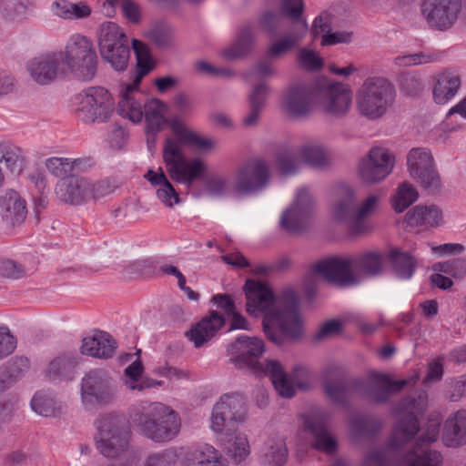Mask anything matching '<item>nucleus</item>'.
I'll use <instances>...</instances> for the list:
<instances>
[{"label": "nucleus", "instance_id": "obj_50", "mask_svg": "<svg viewBox=\"0 0 466 466\" xmlns=\"http://www.w3.org/2000/svg\"><path fill=\"white\" fill-rule=\"evenodd\" d=\"M399 84L401 92L411 96L420 95L425 87L421 75L415 71L401 73L399 76Z\"/></svg>", "mask_w": 466, "mask_h": 466}, {"label": "nucleus", "instance_id": "obj_13", "mask_svg": "<svg viewBox=\"0 0 466 466\" xmlns=\"http://www.w3.org/2000/svg\"><path fill=\"white\" fill-rule=\"evenodd\" d=\"M81 400L85 406L95 408L111 403L116 398L113 377L104 369H93L81 380Z\"/></svg>", "mask_w": 466, "mask_h": 466}, {"label": "nucleus", "instance_id": "obj_2", "mask_svg": "<svg viewBox=\"0 0 466 466\" xmlns=\"http://www.w3.org/2000/svg\"><path fill=\"white\" fill-rule=\"evenodd\" d=\"M248 315L262 316L263 331L268 340L278 346L287 339H298L302 334L299 297L289 289L275 295L268 284L248 279L243 287Z\"/></svg>", "mask_w": 466, "mask_h": 466}, {"label": "nucleus", "instance_id": "obj_14", "mask_svg": "<svg viewBox=\"0 0 466 466\" xmlns=\"http://www.w3.org/2000/svg\"><path fill=\"white\" fill-rule=\"evenodd\" d=\"M246 411V402L241 394H223L213 407L211 429L215 432L229 435L236 431L238 423L244 421Z\"/></svg>", "mask_w": 466, "mask_h": 466}, {"label": "nucleus", "instance_id": "obj_3", "mask_svg": "<svg viewBox=\"0 0 466 466\" xmlns=\"http://www.w3.org/2000/svg\"><path fill=\"white\" fill-rule=\"evenodd\" d=\"M228 352L231 356L230 360L238 369H248L257 375L268 376L274 388L282 397L292 398L296 393L295 385L303 390L307 389L304 382L289 377L279 361H259L264 352V342L257 337L239 336L228 346Z\"/></svg>", "mask_w": 466, "mask_h": 466}, {"label": "nucleus", "instance_id": "obj_38", "mask_svg": "<svg viewBox=\"0 0 466 466\" xmlns=\"http://www.w3.org/2000/svg\"><path fill=\"white\" fill-rule=\"evenodd\" d=\"M182 466H225V462L214 447L206 444L187 451Z\"/></svg>", "mask_w": 466, "mask_h": 466}, {"label": "nucleus", "instance_id": "obj_10", "mask_svg": "<svg viewBox=\"0 0 466 466\" xmlns=\"http://www.w3.org/2000/svg\"><path fill=\"white\" fill-rule=\"evenodd\" d=\"M97 41L103 60L109 63L116 71H125L130 57V48L124 31L114 22H104L97 29Z\"/></svg>", "mask_w": 466, "mask_h": 466}, {"label": "nucleus", "instance_id": "obj_27", "mask_svg": "<svg viewBox=\"0 0 466 466\" xmlns=\"http://www.w3.org/2000/svg\"><path fill=\"white\" fill-rule=\"evenodd\" d=\"M303 11L302 0H282L281 11H267L259 17V24L270 36H275L282 25L284 15L294 20H299Z\"/></svg>", "mask_w": 466, "mask_h": 466}, {"label": "nucleus", "instance_id": "obj_19", "mask_svg": "<svg viewBox=\"0 0 466 466\" xmlns=\"http://www.w3.org/2000/svg\"><path fill=\"white\" fill-rule=\"evenodd\" d=\"M394 157L383 147H372L362 157L358 166L360 179L366 184H376L384 180L392 171Z\"/></svg>", "mask_w": 466, "mask_h": 466}, {"label": "nucleus", "instance_id": "obj_34", "mask_svg": "<svg viewBox=\"0 0 466 466\" xmlns=\"http://www.w3.org/2000/svg\"><path fill=\"white\" fill-rule=\"evenodd\" d=\"M442 441L447 447L457 448L466 443V410L451 413L442 431Z\"/></svg>", "mask_w": 466, "mask_h": 466}, {"label": "nucleus", "instance_id": "obj_28", "mask_svg": "<svg viewBox=\"0 0 466 466\" xmlns=\"http://www.w3.org/2000/svg\"><path fill=\"white\" fill-rule=\"evenodd\" d=\"M225 323L224 315L216 310H210L207 316L186 332V337L193 342L196 348H200L209 341Z\"/></svg>", "mask_w": 466, "mask_h": 466}, {"label": "nucleus", "instance_id": "obj_8", "mask_svg": "<svg viewBox=\"0 0 466 466\" xmlns=\"http://www.w3.org/2000/svg\"><path fill=\"white\" fill-rule=\"evenodd\" d=\"M395 99L394 86L383 77H369L359 88L356 96L360 115L374 120L382 116Z\"/></svg>", "mask_w": 466, "mask_h": 466}, {"label": "nucleus", "instance_id": "obj_16", "mask_svg": "<svg viewBox=\"0 0 466 466\" xmlns=\"http://www.w3.org/2000/svg\"><path fill=\"white\" fill-rule=\"evenodd\" d=\"M325 396L334 404L346 408L353 394L367 393L368 387L363 379L347 380L344 375L329 370L323 381Z\"/></svg>", "mask_w": 466, "mask_h": 466}, {"label": "nucleus", "instance_id": "obj_52", "mask_svg": "<svg viewBox=\"0 0 466 466\" xmlns=\"http://www.w3.org/2000/svg\"><path fill=\"white\" fill-rule=\"evenodd\" d=\"M288 451L286 446L281 443H275L267 448L261 456V463L265 466H283L287 461Z\"/></svg>", "mask_w": 466, "mask_h": 466}, {"label": "nucleus", "instance_id": "obj_48", "mask_svg": "<svg viewBox=\"0 0 466 466\" xmlns=\"http://www.w3.org/2000/svg\"><path fill=\"white\" fill-rule=\"evenodd\" d=\"M2 157L1 163L12 173H20L25 166V155L22 148L12 144H2L0 146Z\"/></svg>", "mask_w": 466, "mask_h": 466}, {"label": "nucleus", "instance_id": "obj_9", "mask_svg": "<svg viewBox=\"0 0 466 466\" xmlns=\"http://www.w3.org/2000/svg\"><path fill=\"white\" fill-rule=\"evenodd\" d=\"M132 47L137 58V68L133 77V84L128 85L122 93L117 106V113L121 116L137 123L143 118L144 106L135 100L131 96V92L138 87L142 78L154 68L155 64L147 46L144 43L137 39H133Z\"/></svg>", "mask_w": 466, "mask_h": 466}, {"label": "nucleus", "instance_id": "obj_36", "mask_svg": "<svg viewBox=\"0 0 466 466\" xmlns=\"http://www.w3.org/2000/svg\"><path fill=\"white\" fill-rule=\"evenodd\" d=\"M256 42L255 25L252 23L244 24L238 30L236 41L223 52L228 60L242 58L253 49Z\"/></svg>", "mask_w": 466, "mask_h": 466}, {"label": "nucleus", "instance_id": "obj_57", "mask_svg": "<svg viewBox=\"0 0 466 466\" xmlns=\"http://www.w3.org/2000/svg\"><path fill=\"white\" fill-rule=\"evenodd\" d=\"M297 61L301 67L313 71L320 69L323 65L322 59L315 51L305 47L299 50Z\"/></svg>", "mask_w": 466, "mask_h": 466}, {"label": "nucleus", "instance_id": "obj_62", "mask_svg": "<svg viewBox=\"0 0 466 466\" xmlns=\"http://www.w3.org/2000/svg\"><path fill=\"white\" fill-rule=\"evenodd\" d=\"M448 390L446 397L451 401H458L466 395V375H461L456 379H451L447 383Z\"/></svg>", "mask_w": 466, "mask_h": 466}, {"label": "nucleus", "instance_id": "obj_15", "mask_svg": "<svg viewBox=\"0 0 466 466\" xmlns=\"http://www.w3.org/2000/svg\"><path fill=\"white\" fill-rule=\"evenodd\" d=\"M271 177L268 162L261 158L246 161L236 175L234 189L238 195H251L265 189Z\"/></svg>", "mask_w": 466, "mask_h": 466}, {"label": "nucleus", "instance_id": "obj_39", "mask_svg": "<svg viewBox=\"0 0 466 466\" xmlns=\"http://www.w3.org/2000/svg\"><path fill=\"white\" fill-rule=\"evenodd\" d=\"M461 79L452 72H443L436 77L433 87V97L437 104L442 105L451 100L458 92Z\"/></svg>", "mask_w": 466, "mask_h": 466}, {"label": "nucleus", "instance_id": "obj_7", "mask_svg": "<svg viewBox=\"0 0 466 466\" xmlns=\"http://www.w3.org/2000/svg\"><path fill=\"white\" fill-rule=\"evenodd\" d=\"M97 434L95 437L97 451L113 463H125L126 458L135 452L129 451L130 431L126 417L109 412L97 420Z\"/></svg>", "mask_w": 466, "mask_h": 466}, {"label": "nucleus", "instance_id": "obj_4", "mask_svg": "<svg viewBox=\"0 0 466 466\" xmlns=\"http://www.w3.org/2000/svg\"><path fill=\"white\" fill-rule=\"evenodd\" d=\"M170 127L177 141L170 137H167L165 140L163 160L167 172L172 180L190 187L195 180L202 177L207 167L199 158L187 160L181 145L208 149L213 147V142L187 129L178 119H172Z\"/></svg>", "mask_w": 466, "mask_h": 466}, {"label": "nucleus", "instance_id": "obj_6", "mask_svg": "<svg viewBox=\"0 0 466 466\" xmlns=\"http://www.w3.org/2000/svg\"><path fill=\"white\" fill-rule=\"evenodd\" d=\"M133 420L143 436L159 443L173 440L181 426L177 413L161 402H141Z\"/></svg>", "mask_w": 466, "mask_h": 466}, {"label": "nucleus", "instance_id": "obj_45", "mask_svg": "<svg viewBox=\"0 0 466 466\" xmlns=\"http://www.w3.org/2000/svg\"><path fill=\"white\" fill-rule=\"evenodd\" d=\"M352 258L354 268L365 276L374 277L382 272L383 256L380 252H366Z\"/></svg>", "mask_w": 466, "mask_h": 466}, {"label": "nucleus", "instance_id": "obj_58", "mask_svg": "<svg viewBox=\"0 0 466 466\" xmlns=\"http://www.w3.org/2000/svg\"><path fill=\"white\" fill-rule=\"evenodd\" d=\"M5 370L19 380L29 369V360L23 356H15L2 365Z\"/></svg>", "mask_w": 466, "mask_h": 466}, {"label": "nucleus", "instance_id": "obj_17", "mask_svg": "<svg viewBox=\"0 0 466 466\" xmlns=\"http://www.w3.org/2000/svg\"><path fill=\"white\" fill-rule=\"evenodd\" d=\"M410 175L430 191H436L441 185L440 176L435 168L433 157L426 147L411 148L407 155Z\"/></svg>", "mask_w": 466, "mask_h": 466}, {"label": "nucleus", "instance_id": "obj_33", "mask_svg": "<svg viewBox=\"0 0 466 466\" xmlns=\"http://www.w3.org/2000/svg\"><path fill=\"white\" fill-rule=\"evenodd\" d=\"M144 177L152 187L157 188V198L164 206L172 208L176 204L180 203L181 199L178 193L167 179L162 167H158L156 171L148 169Z\"/></svg>", "mask_w": 466, "mask_h": 466}, {"label": "nucleus", "instance_id": "obj_37", "mask_svg": "<svg viewBox=\"0 0 466 466\" xmlns=\"http://www.w3.org/2000/svg\"><path fill=\"white\" fill-rule=\"evenodd\" d=\"M299 154L301 161L313 168L322 169L330 164L329 152L316 141H308L302 144L299 147Z\"/></svg>", "mask_w": 466, "mask_h": 466}, {"label": "nucleus", "instance_id": "obj_46", "mask_svg": "<svg viewBox=\"0 0 466 466\" xmlns=\"http://www.w3.org/2000/svg\"><path fill=\"white\" fill-rule=\"evenodd\" d=\"M382 427V421L370 415L354 416L350 419V429L354 437H371L376 435Z\"/></svg>", "mask_w": 466, "mask_h": 466}, {"label": "nucleus", "instance_id": "obj_56", "mask_svg": "<svg viewBox=\"0 0 466 466\" xmlns=\"http://www.w3.org/2000/svg\"><path fill=\"white\" fill-rule=\"evenodd\" d=\"M434 269L451 275L455 279H461L466 276V259L456 258L439 262L434 265Z\"/></svg>", "mask_w": 466, "mask_h": 466}, {"label": "nucleus", "instance_id": "obj_22", "mask_svg": "<svg viewBox=\"0 0 466 466\" xmlns=\"http://www.w3.org/2000/svg\"><path fill=\"white\" fill-rule=\"evenodd\" d=\"M354 262L352 258L334 257L319 261L313 266L314 274L323 276L328 281L339 287H349L360 283V279L353 272Z\"/></svg>", "mask_w": 466, "mask_h": 466}, {"label": "nucleus", "instance_id": "obj_44", "mask_svg": "<svg viewBox=\"0 0 466 466\" xmlns=\"http://www.w3.org/2000/svg\"><path fill=\"white\" fill-rule=\"evenodd\" d=\"M31 408L44 417L56 416L61 411V405L53 392L41 390L35 393L31 400Z\"/></svg>", "mask_w": 466, "mask_h": 466}, {"label": "nucleus", "instance_id": "obj_55", "mask_svg": "<svg viewBox=\"0 0 466 466\" xmlns=\"http://www.w3.org/2000/svg\"><path fill=\"white\" fill-rule=\"evenodd\" d=\"M75 163L66 157H50L46 160V167L52 175L62 179L69 176Z\"/></svg>", "mask_w": 466, "mask_h": 466}, {"label": "nucleus", "instance_id": "obj_24", "mask_svg": "<svg viewBox=\"0 0 466 466\" xmlns=\"http://www.w3.org/2000/svg\"><path fill=\"white\" fill-rule=\"evenodd\" d=\"M90 189V178L78 175H69L57 182L56 193L64 203L77 206L92 199Z\"/></svg>", "mask_w": 466, "mask_h": 466}, {"label": "nucleus", "instance_id": "obj_64", "mask_svg": "<svg viewBox=\"0 0 466 466\" xmlns=\"http://www.w3.org/2000/svg\"><path fill=\"white\" fill-rule=\"evenodd\" d=\"M143 365L140 360H136L129 366H127L124 370V375L126 377L125 385L132 390H136V384L141 379V375L143 373Z\"/></svg>", "mask_w": 466, "mask_h": 466}, {"label": "nucleus", "instance_id": "obj_54", "mask_svg": "<svg viewBox=\"0 0 466 466\" xmlns=\"http://www.w3.org/2000/svg\"><path fill=\"white\" fill-rule=\"evenodd\" d=\"M27 0H1L0 13L7 20H15L25 15Z\"/></svg>", "mask_w": 466, "mask_h": 466}, {"label": "nucleus", "instance_id": "obj_23", "mask_svg": "<svg viewBox=\"0 0 466 466\" xmlns=\"http://www.w3.org/2000/svg\"><path fill=\"white\" fill-rule=\"evenodd\" d=\"M318 101L327 114L339 117L346 115L351 106V93L341 84L327 80L318 82Z\"/></svg>", "mask_w": 466, "mask_h": 466}, {"label": "nucleus", "instance_id": "obj_49", "mask_svg": "<svg viewBox=\"0 0 466 466\" xmlns=\"http://www.w3.org/2000/svg\"><path fill=\"white\" fill-rule=\"evenodd\" d=\"M206 192L214 198H223L228 195H238L232 180L225 176L213 175L205 182Z\"/></svg>", "mask_w": 466, "mask_h": 466}, {"label": "nucleus", "instance_id": "obj_1", "mask_svg": "<svg viewBox=\"0 0 466 466\" xmlns=\"http://www.w3.org/2000/svg\"><path fill=\"white\" fill-rule=\"evenodd\" d=\"M416 405V400L411 397H406L399 402L397 410L404 414L394 427L386 448L370 451L364 460V466H398L402 463L408 466H441V452L431 447L439 438L438 422L430 421L412 448L407 452L402 451V448L420 431L419 420L414 414Z\"/></svg>", "mask_w": 466, "mask_h": 466}, {"label": "nucleus", "instance_id": "obj_59", "mask_svg": "<svg viewBox=\"0 0 466 466\" xmlns=\"http://www.w3.org/2000/svg\"><path fill=\"white\" fill-rule=\"evenodd\" d=\"M269 95V86L265 82L256 84L248 95V106L264 109Z\"/></svg>", "mask_w": 466, "mask_h": 466}, {"label": "nucleus", "instance_id": "obj_41", "mask_svg": "<svg viewBox=\"0 0 466 466\" xmlns=\"http://www.w3.org/2000/svg\"><path fill=\"white\" fill-rule=\"evenodd\" d=\"M177 455L171 450H165L148 454L143 461L138 455L130 454L125 463H113L110 466H176Z\"/></svg>", "mask_w": 466, "mask_h": 466}, {"label": "nucleus", "instance_id": "obj_40", "mask_svg": "<svg viewBox=\"0 0 466 466\" xmlns=\"http://www.w3.org/2000/svg\"><path fill=\"white\" fill-rule=\"evenodd\" d=\"M405 219L408 225L411 227H437L442 220V214L441 209L434 205L430 207L416 206L408 211Z\"/></svg>", "mask_w": 466, "mask_h": 466}, {"label": "nucleus", "instance_id": "obj_21", "mask_svg": "<svg viewBox=\"0 0 466 466\" xmlns=\"http://www.w3.org/2000/svg\"><path fill=\"white\" fill-rule=\"evenodd\" d=\"M315 201L308 187L299 188L293 205L287 209L281 218V228L289 233H298L305 229L308 218L313 212Z\"/></svg>", "mask_w": 466, "mask_h": 466}, {"label": "nucleus", "instance_id": "obj_25", "mask_svg": "<svg viewBox=\"0 0 466 466\" xmlns=\"http://www.w3.org/2000/svg\"><path fill=\"white\" fill-rule=\"evenodd\" d=\"M62 51L43 54L30 61L28 69L32 78L40 85H47L58 74H65Z\"/></svg>", "mask_w": 466, "mask_h": 466}, {"label": "nucleus", "instance_id": "obj_32", "mask_svg": "<svg viewBox=\"0 0 466 466\" xmlns=\"http://www.w3.org/2000/svg\"><path fill=\"white\" fill-rule=\"evenodd\" d=\"M81 358L74 352H65L55 357L46 369V376L50 380L71 381L76 374Z\"/></svg>", "mask_w": 466, "mask_h": 466}, {"label": "nucleus", "instance_id": "obj_31", "mask_svg": "<svg viewBox=\"0 0 466 466\" xmlns=\"http://www.w3.org/2000/svg\"><path fill=\"white\" fill-rule=\"evenodd\" d=\"M373 381L374 386L365 380V384L368 387V392L359 393V395L379 404L388 402L392 392L401 390L409 383L408 380L394 381L385 374H374Z\"/></svg>", "mask_w": 466, "mask_h": 466}, {"label": "nucleus", "instance_id": "obj_47", "mask_svg": "<svg viewBox=\"0 0 466 466\" xmlns=\"http://www.w3.org/2000/svg\"><path fill=\"white\" fill-rule=\"evenodd\" d=\"M389 258L396 274L400 278L408 279L412 277L416 268V261L411 255L398 248H393L390 251Z\"/></svg>", "mask_w": 466, "mask_h": 466}, {"label": "nucleus", "instance_id": "obj_42", "mask_svg": "<svg viewBox=\"0 0 466 466\" xmlns=\"http://www.w3.org/2000/svg\"><path fill=\"white\" fill-rule=\"evenodd\" d=\"M165 110V104L158 99H152L144 105L147 130L148 134L152 135L153 139H155L156 135L164 128L167 122L164 116Z\"/></svg>", "mask_w": 466, "mask_h": 466}, {"label": "nucleus", "instance_id": "obj_12", "mask_svg": "<svg viewBox=\"0 0 466 466\" xmlns=\"http://www.w3.org/2000/svg\"><path fill=\"white\" fill-rule=\"evenodd\" d=\"M76 113L85 123L106 122L114 112L110 93L101 86L89 87L75 97Z\"/></svg>", "mask_w": 466, "mask_h": 466}, {"label": "nucleus", "instance_id": "obj_43", "mask_svg": "<svg viewBox=\"0 0 466 466\" xmlns=\"http://www.w3.org/2000/svg\"><path fill=\"white\" fill-rule=\"evenodd\" d=\"M275 163L278 171L282 176H294L298 174L301 167L299 148L280 147L276 153Z\"/></svg>", "mask_w": 466, "mask_h": 466}, {"label": "nucleus", "instance_id": "obj_53", "mask_svg": "<svg viewBox=\"0 0 466 466\" xmlns=\"http://www.w3.org/2000/svg\"><path fill=\"white\" fill-rule=\"evenodd\" d=\"M249 444L246 436H236L227 447V454L236 464L242 462L249 455Z\"/></svg>", "mask_w": 466, "mask_h": 466}, {"label": "nucleus", "instance_id": "obj_18", "mask_svg": "<svg viewBox=\"0 0 466 466\" xmlns=\"http://www.w3.org/2000/svg\"><path fill=\"white\" fill-rule=\"evenodd\" d=\"M318 101V82L314 84L296 83L290 85L283 93L282 106L293 117L307 116Z\"/></svg>", "mask_w": 466, "mask_h": 466}, {"label": "nucleus", "instance_id": "obj_61", "mask_svg": "<svg viewBox=\"0 0 466 466\" xmlns=\"http://www.w3.org/2000/svg\"><path fill=\"white\" fill-rule=\"evenodd\" d=\"M268 59H259L248 72V77L256 80L274 76L276 70Z\"/></svg>", "mask_w": 466, "mask_h": 466}, {"label": "nucleus", "instance_id": "obj_11", "mask_svg": "<svg viewBox=\"0 0 466 466\" xmlns=\"http://www.w3.org/2000/svg\"><path fill=\"white\" fill-rule=\"evenodd\" d=\"M64 56L66 73L70 70L83 81L91 80L97 69V56L90 39L81 35H74L66 44Z\"/></svg>", "mask_w": 466, "mask_h": 466}, {"label": "nucleus", "instance_id": "obj_30", "mask_svg": "<svg viewBox=\"0 0 466 466\" xmlns=\"http://www.w3.org/2000/svg\"><path fill=\"white\" fill-rule=\"evenodd\" d=\"M116 348V340L109 333L96 331L83 339L80 350L83 355L107 360L114 356Z\"/></svg>", "mask_w": 466, "mask_h": 466}, {"label": "nucleus", "instance_id": "obj_60", "mask_svg": "<svg viewBox=\"0 0 466 466\" xmlns=\"http://www.w3.org/2000/svg\"><path fill=\"white\" fill-rule=\"evenodd\" d=\"M172 35V29L163 25H156L149 32L151 41L159 48L170 46Z\"/></svg>", "mask_w": 466, "mask_h": 466}, {"label": "nucleus", "instance_id": "obj_20", "mask_svg": "<svg viewBox=\"0 0 466 466\" xmlns=\"http://www.w3.org/2000/svg\"><path fill=\"white\" fill-rule=\"evenodd\" d=\"M461 10L460 0H423L420 12L431 29L444 31L451 27Z\"/></svg>", "mask_w": 466, "mask_h": 466}, {"label": "nucleus", "instance_id": "obj_26", "mask_svg": "<svg viewBox=\"0 0 466 466\" xmlns=\"http://www.w3.org/2000/svg\"><path fill=\"white\" fill-rule=\"evenodd\" d=\"M329 420L327 412L316 411L304 417V426L313 436V448L332 453L336 451L337 442L328 430Z\"/></svg>", "mask_w": 466, "mask_h": 466}, {"label": "nucleus", "instance_id": "obj_35", "mask_svg": "<svg viewBox=\"0 0 466 466\" xmlns=\"http://www.w3.org/2000/svg\"><path fill=\"white\" fill-rule=\"evenodd\" d=\"M0 208L3 220L13 227L21 224L26 218L25 201L15 190H9L0 198Z\"/></svg>", "mask_w": 466, "mask_h": 466}, {"label": "nucleus", "instance_id": "obj_5", "mask_svg": "<svg viewBox=\"0 0 466 466\" xmlns=\"http://www.w3.org/2000/svg\"><path fill=\"white\" fill-rule=\"evenodd\" d=\"M379 201L378 196L370 195L360 202L356 191L343 185L338 188L332 216L336 221L344 224L350 234L361 236L371 231L368 218L376 211Z\"/></svg>", "mask_w": 466, "mask_h": 466}, {"label": "nucleus", "instance_id": "obj_51", "mask_svg": "<svg viewBox=\"0 0 466 466\" xmlns=\"http://www.w3.org/2000/svg\"><path fill=\"white\" fill-rule=\"evenodd\" d=\"M419 194L415 187L408 182H403L398 187L393 197L392 205L396 212H402L417 200Z\"/></svg>", "mask_w": 466, "mask_h": 466}, {"label": "nucleus", "instance_id": "obj_63", "mask_svg": "<svg viewBox=\"0 0 466 466\" xmlns=\"http://www.w3.org/2000/svg\"><path fill=\"white\" fill-rule=\"evenodd\" d=\"M0 275L17 279L25 275V270L23 265L11 259H4L0 261Z\"/></svg>", "mask_w": 466, "mask_h": 466}, {"label": "nucleus", "instance_id": "obj_29", "mask_svg": "<svg viewBox=\"0 0 466 466\" xmlns=\"http://www.w3.org/2000/svg\"><path fill=\"white\" fill-rule=\"evenodd\" d=\"M307 30L308 25L305 20L295 22L290 30L268 46L266 51L268 58L279 59L296 48Z\"/></svg>", "mask_w": 466, "mask_h": 466}]
</instances>
